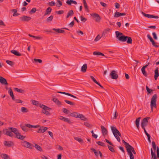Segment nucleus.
Here are the masks:
<instances>
[{
    "label": "nucleus",
    "instance_id": "obj_1",
    "mask_svg": "<svg viewBox=\"0 0 159 159\" xmlns=\"http://www.w3.org/2000/svg\"><path fill=\"white\" fill-rule=\"evenodd\" d=\"M116 38L118 40L122 42H124L127 41V42L129 44H131L132 40L131 37L127 36H125L123 35V33L118 31L115 32Z\"/></svg>",
    "mask_w": 159,
    "mask_h": 159
},
{
    "label": "nucleus",
    "instance_id": "obj_2",
    "mask_svg": "<svg viewBox=\"0 0 159 159\" xmlns=\"http://www.w3.org/2000/svg\"><path fill=\"white\" fill-rule=\"evenodd\" d=\"M111 128L114 135L117 139V140L118 142H120V139L119 136H121V134L115 127L111 126Z\"/></svg>",
    "mask_w": 159,
    "mask_h": 159
},
{
    "label": "nucleus",
    "instance_id": "obj_3",
    "mask_svg": "<svg viewBox=\"0 0 159 159\" xmlns=\"http://www.w3.org/2000/svg\"><path fill=\"white\" fill-rule=\"evenodd\" d=\"M157 94H154L151 99L150 106L151 108V110L152 111H153V107H156L157 104L156 102L157 99Z\"/></svg>",
    "mask_w": 159,
    "mask_h": 159
},
{
    "label": "nucleus",
    "instance_id": "obj_4",
    "mask_svg": "<svg viewBox=\"0 0 159 159\" xmlns=\"http://www.w3.org/2000/svg\"><path fill=\"white\" fill-rule=\"evenodd\" d=\"M40 107L43 108L42 110V113L46 114L47 115H50V113L48 111H49L51 109L47 106L43 105L42 106H40Z\"/></svg>",
    "mask_w": 159,
    "mask_h": 159
},
{
    "label": "nucleus",
    "instance_id": "obj_5",
    "mask_svg": "<svg viewBox=\"0 0 159 159\" xmlns=\"http://www.w3.org/2000/svg\"><path fill=\"white\" fill-rule=\"evenodd\" d=\"M21 144L22 146L30 149H32L34 147L33 144L25 141H22Z\"/></svg>",
    "mask_w": 159,
    "mask_h": 159
},
{
    "label": "nucleus",
    "instance_id": "obj_6",
    "mask_svg": "<svg viewBox=\"0 0 159 159\" xmlns=\"http://www.w3.org/2000/svg\"><path fill=\"white\" fill-rule=\"evenodd\" d=\"M149 117H146L143 119L141 122V126L142 128H144L145 127L147 126L148 123V120Z\"/></svg>",
    "mask_w": 159,
    "mask_h": 159
},
{
    "label": "nucleus",
    "instance_id": "obj_7",
    "mask_svg": "<svg viewBox=\"0 0 159 159\" xmlns=\"http://www.w3.org/2000/svg\"><path fill=\"white\" fill-rule=\"evenodd\" d=\"M29 124H25L24 125H21L20 127L22 130L25 132H27L29 130L27 128H29Z\"/></svg>",
    "mask_w": 159,
    "mask_h": 159
},
{
    "label": "nucleus",
    "instance_id": "obj_8",
    "mask_svg": "<svg viewBox=\"0 0 159 159\" xmlns=\"http://www.w3.org/2000/svg\"><path fill=\"white\" fill-rule=\"evenodd\" d=\"M3 144L5 146L8 147H11L14 145L13 143L10 141H5L3 142Z\"/></svg>",
    "mask_w": 159,
    "mask_h": 159
},
{
    "label": "nucleus",
    "instance_id": "obj_9",
    "mask_svg": "<svg viewBox=\"0 0 159 159\" xmlns=\"http://www.w3.org/2000/svg\"><path fill=\"white\" fill-rule=\"evenodd\" d=\"M39 128L37 131V132L40 133H43L46 130H47L48 128L47 127H45L44 126H40L39 127Z\"/></svg>",
    "mask_w": 159,
    "mask_h": 159
},
{
    "label": "nucleus",
    "instance_id": "obj_10",
    "mask_svg": "<svg viewBox=\"0 0 159 159\" xmlns=\"http://www.w3.org/2000/svg\"><path fill=\"white\" fill-rule=\"evenodd\" d=\"M91 150L95 154V155L98 157L99 154L100 155V156L101 158L102 157V153L100 151H98L96 150L93 148H91Z\"/></svg>",
    "mask_w": 159,
    "mask_h": 159
},
{
    "label": "nucleus",
    "instance_id": "obj_11",
    "mask_svg": "<svg viewBox=\"0 0 159 159\" xmlns=\"http://www.w3.org/2000/svg\"><path fill=\"white\" fill-rule=\"evenodd\" d=\"M91 15L92 16L96 18L95 21L97 22H99L100 21L101 18L98 14L95 13L92 14Z\"/></svg>",
    "mask_w": 159,
    "mask_h": 159
},
{
    "label": "nucleus",
    "instance_id": "obj_12",
    "mask_svg": "<svg viewBox=\"0 0 159 159\" xmlns=\"http://www.w3.org/2000/svg\"><path fill=\"white\" fill-rule=\"evenodd\" d=\"M142 14L145 17H146L148 18H156L157 19L159 18V17L157 16H154L152 15H150V14H148L145 13L143 12H142Z\"/></svg>",
    "mask_w": 159,
    "mask_h": 159
},
{
    "label": "nucleus",
    "instance_id": "obj_13",
    "mask_svg": "<svg viewBox=\"0 0 159 159\" xmlns=\"http://www.w3.org/2000/svg\"><path fill=\"white\" fill-rule=\"evenodd\" d=\"M3 132L5 134L10 137H12L13 135V134L11 132L8 131L7 129H3Z\"/></svg>",
    "mask_w": 159,
    "mask_h": 159
},
{
    "label": "nucleus",
    "instance_id": "obj_14",
    "mask_svg": "<svg viewBox=\"0 0 159 159\" xmlns=\"http://www.w3.org/2000/svg\"><path fill=\"white\" fill-rule=\"evenodd\" d=\"M31 19V17L25 16H23L20 17V20L22 21H28Z\"/></svg>",
    "mask_w": 159,
    "mask_h": 159
},
{
    "label": "nucleus",
    "instance_id": "obj_15",
    "mask_svg": "<svg viewBox=\"0 0 159 159\" xmlns=\"http://www.w3.org/2000/svg\"><path fill=\"white\" fill-rule=\"evenodd\" d=\"M111 77L112 79H116L118 78V75L116 73L115 70H113L110 73Z\"/></svg>",
    "mask_w": 159,
    "mask_h": 159
},
{
    "label": "nucleus",
    "instance_id": "obj_16",
    "mask_svg": "<svg viewBox=\"0 0 159 159\" xmlns=\"http://www.w3.org/2000/svg\"><path fill=\"white\" fill-rule=\"evenodd\" d=\"M59 118L60 120H63L66 122L68 123L69 124L71 123V122L70 121V120L68 118L64 117L62 116H59Z\"/></svg>",
    "mask_w": 159,
    "mask_h": 159
},
{
    "label": "nucleus",
    "instance_id": "obj_17",
    "mask_svg": "<svg viewBox=\"0 0 159 159\" xmlns=\"http://www.w3.org/2000/svg\"><path fill=\"white\" fill-rule=\"evenodd\" d=\"M0 82L1 84L5 85H7L8 84L7 80L2 76H0Z\"/></svg>",
    "mask_w": 159,
    "mask_h": 159
},
{
    "label": "nucleus",
    "instance_id": "obj_18",
    "mask_svg": "<svg viewBox=\"0 0 159 159\" xmlns=\"http://www.w3.org/2000/svg\"><path fill=\"white\" fill-rule=\"evenodd\" d=\"M126 15V13H120L118 11H116V12L115 13L114 16L115 17H119L121 16H125Z\"/></svg>",
    "mask_w": 159,
    "mask_h": 159
},
{
    "label": "nucleus",
    "instance_id": "obj_19",
    "mask_svg": "<svg viewBox=\"0 0 159 159\" xmlns=\"http://www.w3.org/2000/svg\"><path fill=\"white\" fill-rule=\"evenodd\" d=\"M101 127L102 129V135L103 136H105V135L107 134V129L102 125L101 126Z\"/></svg>",
    "mask_w": 159,
    "mask_h": 159
},
{
    "label": "nucleus",
    "instance_id": "obj_20",
    "mask_svg": "<svg viewBox=\"0 0 159 159\" xmlns=\"http://www.w3.org/2000/svg\"><path fill=\"white\" fill-rule=\"evenodd\" d=\"M126 149L127 152H128V150H130L131 152H132V153H133L134 154H135L136 153L134 148L130 145L129 146V147L127 148Z\"/></svg>",
    "mask_w": 159,
    "mask_h": 159
},
{
    "label": "nucleus",
    "instance_id": "obj_21",
    "mask_svg": "<svg viewBox=\"0 0 159 159\" xmlns=\"http://www.w3.org/2000/svg\"><path fill=\"white\" fill-rule=\"evenodd\" d=\"M57 93H60L61 94H66V95L70 96V97H72L73 98H77V97H76L75 96L69 93H66L65 92H61V91L57 92Z\"/></svg>",
    "mask_w": 159,
    "mask_h": 159
},
{
    "label": "nucleus",
    "instance_id": "obj_22",
    "mask_svg": "<svg viewBox=\"0 0 159 159\" xmlns=\"http://www.w3.org/2000/svg\"><path fill=\"white\" fill-rule=\"evenodd\" d=\"M32 104L33 105L37 106H39L40 107V106H42V105H43V104L40 103L38 101H37L35 100H32Z\"/></svg>",
    "mask_w": 159,
    "mask_h": 159
},
{
    "label": "nucleus",
    "instance_id": "obj_23",
    "mask_svg": "<svg viewBox=\"0 0 159 159\" xmlns=\"http://www.w3.org/2000/svg\"><path fill=\"white\" fill-rule=\"evenodd\" d=\"M159 76L158 68H157L154 71V79L156 80L158 77Z\"/></svg>",
    "mask_w": 159,
    "mask_h": 159
},
{
    "label": "nucleus",
    "instance_id": "obj_24",
    "mask_svg": "<svg viewBox=\"0 0 159 159\" xmlns=\"http://www.w3.org/2000/svg\"><path fill=\"white\" fill-rule=\"evenodd\" d=\"M66 3L69 5H71L72 3L75 5L77 4V2L73 0H68L66 1Z\"/></svg>",
    "mask_w": 159,
    "mask_h": 159
},
{
    "label": "nucleus",
    "instance_id": "obj_25",
    "mask_svg": "<svg viewBox=\"0 0 159 159\" xmlns=\"http://www.w3.org/2000/svg\"><path fill=\"white\" fill-rule=\"evenodd\" d=\"M8 93L11 97L13 100H15L14 96L13 93V92L11 89L10 88L8 91Z\"/></svg>",
    "mask_w": 159,
    "mask_h": 159
},
{
    "label": "nucleus",
    "instance_id": "obj_26",
    "mask_svg": "<svg viewBox=\"0 0 159 159\" xmlns=\"http://www.w3.org/2000/svg\"><path fill=\"white\" fill-rule=\"evenodd\" d=\"M52 101L58 106H60L61 105V102L57 98H53L52 99Z\"/></svg>",
    "mask_w": 159,
    "mask_h": 159
},
{
    "label": "nucleus",
    "instance_id": "obj_27",
    "mask_svg": "<svg viewBox=\"0 0 159 159\" xmlns=\"http://www.w3.org/2000/svg\"><path fill=\"white\" fill-rule=\"evenodd\" d=\"M52 8L49 7H48L46 10V12L44 15V16H45L47 15H49L50 14L51 11H52Z\"/></svg>",
    "mask_w": 159,
    "mask_h": 159
},
{
    "label": "nucleus",
    "instance_id": "obj_28",
    "mask_svg": "<svg viewBox=\"0 0 159 159\" xmlns=\"http://www.w3.org/2000/svg\"><path fill=\"white\" fill-rule=\"evenodd\" d=\"M11 52L14 54L15 55L17 56H21V54L19 53L16 50H12L11 51Z\"/></svg>",
    "mask_w": 159,
    "mask_h": 159
},
{
    "label": "nucleus",
    "instance_id": "obj_29",
    "mask_svg": "<svg viewBox=\"0 0 159 159\" xmlns=\"http://www.w3.org/2000/svg\"><path fill=\"white\" fill-rule=\"evenodd\" d=\"M141 117H139L137 118L135 121V123L136 125L137 128L139 129V121Z\"/></svg>",
    "mask_w": 159,
    "mask_h": 159
},
{
    "label": "nucleus",
    "instance_id": "obj_30",
    "mask_svg": "<svg viewBox=\"0 0 159 159\" xmlns=\"http://www.w3.org/2000/svg\"><path fill=\"white\" fill-rule=\"evenodd\" d=\"M1 157L4 159H11L10 157L7 154L2 153L1 155Z\"/></svg>",
    "mask_w": 159,
    "mask_h": 159
},
{
    "label": "nucleus",
    "instance_id": "obj_31",
    "mask_svg": "<svg viewBox=\"0 0 159 159\" xmlns=\"http://www.w3.org/2000/svg\"><path fill=\"white\" fill-rule=\"evenodd\" d=\"M77 117V118H80L83 120H87V118L82 114H79Z\"/></svg>",
    "mask_w": 159,
    "mask_h": 159
},
{
    "label": "nucleus",
    "instance_id": "obj_32",
    "mask_svg": "<svg viewBox=\"0 0 159 159\" xmlns=\"http://www.w3.org/2000/svg\"><path fill=\"white\" fill-rule=\"evenodd\" d=\"M52 30L58 33H63L65 32V31L64 30L60 29H55V28H53L52 29Z\"/></svg>",
    "mask_w": 159,
    "mask_h": 159
},
{
    "label": "nucleus",
    "instance_id": "obj_33",
    "mask_svg": "<svg viewBox=\"0 0 159 159\" xmlns=\"http://www.w3.org/2000/svg\"><path fill=\"white\" fill-rule=\"evenodd\" d=\"M74 14V12L72 10L69 11L67 13L66 16V18H68L70 16H71Z\"/></svg>",
    "mask_w": 159,
    "mask_h": 159
},
{
    "label": "nucleus",
    "instance_id": "obj_34",
    "mask_svg": "<svg viewBox=\"0 0 159 159\" xmlns=\"http://www.w3.org/2000/svg\"><path fill=\"white\" fill-rule=\"evenodd\" d=\"M87 68V64H84L81 67V71L83 72H85L86 71Z\"/></svg>",
    "mask_w": 159,
    "mask_h": 159
},
{
    "label": "nucleus",
    "instance_id": "obj_35",
    "mask_svg": "<svg viewBox=\"0 0 159 159\" xmlns=\"http://www.w3.org/2000/svg\"><path fill=\"white\" fill-rule=\"evenodd\" d=\"M151 152L152 156V158L153 157V159H157V157L155 152H153L152 148L151 149Z\"/></svg>",
    "mask_w": 159,
    "mask_h": 159
},
{
    "label": "nucleus",
    "instance_id": "obj_36",
    "mask_svg": "<svg viewBox=\"0 0 159 159\" xmlns=\"http://www.w3.org/2000/svg\"><path fill=\"white\" fill-rule=\"evenodd\" d=\"M8 129L11 130V132L14 133L15 134H16V133L18 131L17 129L16 128L9 127L8 128Z\"/></svg>",
    "mask_w": 159,
    "mask_h": 159
},
{
    "label": "nucleus",
    "instance_id": "obj_37",
    "mask_svg": "<svg viewBox=\"0 0 159 159\" xmlns=\"http://www.w3.org/2000/svg\"><path fill=\"white\" fill-rule=\"evenodd\" d=\"M11 11L14 12V13L13 14V16H17L20 15V14L19 13H17V11L16 9H14L11 10Z\"/></svg>",
    "mask_w": 159,
    "mask_h": 159
},
{
    "label": "nucleus",
    "instance_id": "obj_38",
    "mask_svg": "<svg viewBox=\"0 0 159 159\" xmlns=\"http://www.w3.org/2000/svg\"><path fill=\"white\" fill-rule=\"evenodd\" d=\"M96 105L99 110H102V106L101 104L98 102H97L96 103Z\"/></svg>",
    "mask_w": 159,
    "mask_h": 159
},
{
    "label": "nucleus",
    "instance_id": "obj_39",
    "mask_svg": "<svg viewBox=\"0 0 159 159\" xmlns=\"http://www.w3.org/2000/svg\"><path fill=\"white\" fill-rule=\"evenodd\" d=\"M96 105L99 110H102V106L101 104L98 102H97L96 103Z\"/></svg>",
    "mask_w": 159,
    "mask_h": 159
},
{
    "label": "nucleus",
    "instance_id": "obj_40",
    "mask_svg": "<svg viewBox=\"0 0 159 159\" xmlns=\"http://www.w3.org/2000/svg\"><path fill=\"white\" fill-rule=\"evenodd\" d=\"M128 152H127L129 156L130 159H134V156L130 150H128Z\"/></svg>",
    "mask_w": 159,
    "mask_h": 159
},
{
    "label": "nucleus",
    "instance_id": "obj_41",
    "mask_svg": "<svg viewBox=\"0 0 159 159\" xmlns=\"http://www.w3.org/2000/svg\"><path fill=\"white\" fill-rule=\"evenodd\" d=\"M93 54L94 55H101L103 56H104L105 55L103 53L99 52H94L93 53Z\"/></svg>",
    "mask_w": 159,
    "mask_h": 159
},
{
    "label": "nucleus",
    "instance_id": "obj_42",
    "mask_svg": "<svg viewBox=\"0 0 159 159\" xmlns=\"http://www.w3.org/2000/svg\"><path fill=\"white\" fill-rule=\"evenodd\" d=\"M14 89L15 91H17L18 92L21 93H24V91L22 89H19L16 88H14Z\"/></svg>",
    "mask_w": 159,
    "mask_h": 159
},
{
    "label": "nucleus",
    "instance_id": "obj_43",
    "mask_svg": "<svg viewBox=\"0 0 159 159\" xmlns=\"http://www.w3.org/2000/svg\"><path fill=\"white\" fill-rule=\"evenodd\" d=\"M74 139L76 141H78L80 143H82L83 142V140L80 138L77 137H75L74 138Z\"/></svg>",
    "mask_w": 159,
    "mask_h": 159
},
{
    "label": "nucleus",
    "instance_id": "obj_44",
    "mask_svg": "<svg viewBox=\"0 0 159 159\" xmlns=\"http://www.w3.org/2000/svg\"><path fill=\"white\" fill-rule=\"evenodd\" d=\"M21 111L24 113L27 112L28 111V109L25 107H22L21 109Z\"/></svg>",
    "mask_w": 159,
    "mask_h": 159
},
{
    "label": "nucleus",
    "instance_id": "obj_45",
    "mask_svg": "<svg viewBox=\"0 0 159 159\" xmlns=\"http://www.w3.org/2000/svg\"><path fill=\"white\" fill-rule=\"evenodd\" d=\"M96 143L99 145L102 146V147H105L106 146V145L104 143H102V142L98 141V142H97Z\"/></svg>",
    "mask_w": 159,
    "mask_h": 159
},
{
    "label": "nucleus",
    "instance_id": "obj_46",
    "mask_svg": "<svg viewBox=\"0 0 159 159\" xmlns=\"http://www.w3.org/2000/svg\"><path fill=\"white\" fill-rule=\"evenodd\" d=\"M122 142L125 145V147L126 149L129 147V146L130 145L128 143L125 141L123 139L122 140Z\"/></svg>",
    "mask_w": 159,
    "mask_h": 159
},
{
    "label": "nucleus",
    "instance_id": "obj_47",
    "mask_svg": "<svg viewBox=\"0 0 159 159\" xmlns=\"http://www.w3.org/2000/svg\"><path fill=\"white\" fill-rule=\"evenodd\" d=\"M141 71L143 75L146 77H148V74L147 73L145 69L141 68Z\"/></svg>",
    "mask_w": 159,
    "mask_h": 159
},
{
    "label": "nucleus",
    "instance_id": "obj_48",
    "mask_svg": "<svg viewBox=\"0 0 159 159\" xmlns=\"http://www.w3.org/2000/svg\"><path fill=\"white\" fill-rule=\"evenodd\" d=\"M64 101L67 103L71 105H75V103L67 100H64Z\"/></svg>",
    "mask_w": 159,
    "mask_h": 159
},
{
    "label": "nucleus",
    "instance_id": "obj_49",
    "mask_svg": "<svg viewBox=\"0 0 159 159\" xmlns=\"http://www.w3.org/2000/svg\"><path fill=\"white\" fill-rule=\"evenodd\" d=\"M34 147L39 151H41L42 150V148L41 147L37 144H35V145Z\"/></svg>",
    "mask_w": 159,
    "mask_h": 159
},
{
    "label": "nucleus",
    "instance_id": "obj_50",
    "mask_svg": "<svg viewBox=\"0 0 159 159\" xmlns=\"http://www.w3.org/2000/svg\"><path fill=\"white\" fill-rule=\"evenodd\" d=\"M29 126L30 128H39L40 127V125H33L29 124Z\"/></svg>",
    "mask_w": 159,
    "mask_h": 159
},
{
    "label": "nucleus",
    "instance_id": "obj_51",
    "mask_svg": "<svg viewBox=\"0 0 159 159\" xmlns=\"http://www.w3.org/2000/svg\"><path fill=\"white\" fill-rule=\"evenodd\" d=\"M78 114H79L77 112H74L72 113H71L70 115L71 116L77 118V116H78Z\"/></svg>",
    "mask_w": 159,
    "mask_h": 159
},
{
    "label": "nucleus",
    "instance_id": "obj_52",
    "mask_svg": "<svg viewBox=\"0 0 159 159\" xmlns=\"http://www.w3.org/2000/svg\"><path fill=\"white\" fill-rule=\"evenodd\" d=\"M53 16L52 15L50 16L47 19V21L49 22L52 21L53 19Z\"/></svg>",
    "mask_w": 159,
    "mask_h": 159
},
{
    "label": "nucleus",
    "instance_id": "obj_53",
    "mask_svg": "<svg viewBox=\"0 0 159 159\" xmlns=\"http://www.w3.org/2000/svg\"><path fill=\"white\" fill-rule=\"evenodd\" d=\"M6 62L7 64L11 66H12L14 65L13 62L9 60H7Z\"/></svg>",
    "mask_w": 159,
    "mask_h": 159
},
{
    "label": "nucleus",
    "instance_id": "obj_54",
    "mask_svg": "<svg viewBox=\"0 0 159 159\" xmlns=\"http://www.w3.org/2000/svg\"><path fill=\"white\" fill-rule=\"evenodd\" d=\"M152 144L154 150L155 151L156 150V149L157 148L156 146L155 142L154 141H152Z\"/></svg>",
    "mask_w": 159,
    "mask_h": 159
},
{
    "label": "nucleus",
    "instance_id": "obj_55",
    "mask_svg": "<svg viewBox=\"0 0 159 159\" xmlns=\"http://www.w3.org/2000/svg\"><path fill=\"white\" fill-rule=\"evenodd\" d=\"M107 146L108 148V149L110 151H111V152H115V151L114 148H113V147H111V146L108 145Z\"/></svg>",
    "mask_w": 159,
    "mask_h": 159
},
{
    "label": "nucleus",
    "instance_id": "obj_56",
    "mask_svg": "<svg viewBox=\"0 0 159 159\" xmlns=\"http://www.w3.org/2000/svg\"><path fill=\"white\" fill-rule=\"evenodd\" d=\"M36 11V9L35 8H33L30 12V13L32 14L33 13H35Z\"/></svg>",
    "mask_w": 159,
    "mask_h": 159
},
{
    "label": "nucleus",
    "instance_id": "obj_57",
    "mask_svg": "<svg viewBox=\"0 0 159 159\" xmlns=\"http://www.w3.org/2000/svg\"><path fill=\"white\" fill-rule=\"evenodd\" d=\"M57 2L58 4L57 3L56 5V6L58 7H60L62 5V3L60 0H57Z\"/></svg>",
    "mask_w": 159,
    "mask_h": 159
},
{
    "label": "nucleus",
    "instance_id": "obj_58",
    "mask_svg": "<svg viewBox=\"0 0 159 159\" xmlns=\"http://www.w3.org/2000/svg\"><path fill=\"white\" fill-rule=\"evenodd\" d=\"M84 125L87 127L91 128L92 127V125L90 124L88 122H84Z\"/></svg>",
    "mask_w": 159,
    "mask_h": 159
},
{
    "label": "nucleus",
    "instance_id": "obj_59",
    "mask_svg": "<svg viewBox=\"0 0 159 159\" xmlns=\"http://www.w3.org/2000/svg\"><path fill=\"white\" fill-rule=\"evenodd\" d=\"M80 18L81 21H83L84 22H85L87 20V19L86 18L82 16H81Z\"/></svg>",
    "mask_w": 159,
    "mask_h": 159
},
{
    "label": "nucleus",
    "instance_id": "obj_60",
    "mask_svg": "<svg viewBox=\"0 0 159 159\" xmlns=\"http://www.w3.org/2000/svg\"><path fill=\"white\" fill-rule=\"evenodd\" d=\"M84 7L85 8V10L87 12H89V8H88L87 3H86V4L85 3L84 4Z\"/></svg>",
    "mask_w": 159,
    "mask_h": 159
},
{
    "label": "nucleus",
    "instance_id": "obj_61",
    "mask_svg": "<svg viewBox=\"0 0 159 159\" xmlns=\"http://www.w3.org/2000/svg\"><path fill=\"white\" fill-rule=\"evenodd\" d=\"M101 38V37H100V35H98L95 39L94 41L97 42Z\"/></svg>",
    "mask_w": 159,
    "mask_h": 159
},
{
    "label": "nucleus",
    "instance_id": "obj_62",
    "mask_svg": "<svg viewBox=\"0 0 159 159\" xmlns=\"http://www.w3.org/2000/svg\"><path fill=\"white\" fill-rule=\"evenodd\" d=\"M48 4L51 6H54L55 4V2L53 1H51L50 2H49V3H48Z\"/></svg>",
    "mask_w": 159,
    "mask_h": 159
},
{
    "label": "nucleus",
    "instance_id": "obj_63",
    "mask_svg": "<svg viewBox=\"0 0 159 159\" xmlns=\"http://www.w3.org/2000/svg\"><path fill=\"white\" fill-rule=\"evenodd\" d=\"M151 5L153 6H157V4L153 1H151L150 2Z\"/></svg>",
    "mask_w": 159,
    "mask_h": 159
},
{
    "label": "nucleus",
    "instance_id": "obj_64",
    "mask_svg": "<svg viewBox=\"0 0 159 159\" xmlns=\"http://www.w3.org/2000/svg\"><path fill=\"white\" fill-rule=\"evenodd\" d=\"M157 158H159V148L158 147H157Z\"/></svg>",
    "mask_w": 159,
    "mask_h": 159
}]
</instances>
